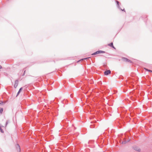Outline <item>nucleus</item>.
<instances>
[{
    "label": "nucleus",
    "instance_id": "f257e3e1",
    "mask_svg": "<svg viewBox=\"0 0 152 152\" xmlns=\"http://www.w3.org/2000/svg\"><path fill=\"white\" fill-rule=\"evenodd\" d=\"M122 60L124 61H125V62H130V63H132V61L128 59V58H125V57H123L122 58Z\"/></svg>",
    "mask_w": 152,
    "mask_h": 152
},
{
    "label": "nucleus",
    "instance_id": "f03ea898",
    "mask_svg": "<svg viewBox=\"0 0 152 152\" xmlns=\"http://www.w3.org/2000/svg\"><path fill=\"white\" fill-rule=\"evenodd\" d=\"M111 73V71L110 70H107L104 72V74L105 75H107Z\"/></svg>",
    "mask_w": 152,
    "mask_h": 152
},
{
    "label": "nucleus",
    "instance_id": "7ed1b4c3",
    "mask_svg": "<svg viewBox=\"0 0 152 152\" xmlns=\"http://www.w3.org/2000/svg\"><path fill=\"white\" fill-rule=\"evenodd\" d=\"M18 80H16L15 81V84L14 85V87L15 88H16L18 84Z\"/></svg>",
    "mask_w": 152,
    "mask_h": 152
},
{
    "label": "nucleus",
    "instance_id": "20e7f679",
    "mask_svg": "<svg viewBox=\"0 0 152 152\" xmlns=\"http://www.w3.org/2000/svg\"><path fill=\"white\" fill-rule=\"evenodd\" d=\"M16 148L18 151L20 152V147L18 144H17L16 145Z\"/></svg>",
    "mask_w": 152,
    "mask_h": 152
},
{
    "label": "nucleus",
    "instance_id": "39448f33",
    "mask_svg": "<svg viewBox=\"0 0 152 152\" xmlns=\"http://www.w3.org/2000/svg\"><path fill=\"white\" fill-rule=\"evenodd\" d=\"M116 2L117 3V6L120 9H121V10H122V11H125V10H124H124H122L120 8V7L119 5V2L118 1H116Z\"/></svg>",
    "mask_w": 152,
    "mask_h": 152
},
{
    "label": "nucleus",
    "instance_id": "423d86ee",
    "mask_svg": "<svg viewBox=\"0 0 152 152\" xmlns=\"http://www.w3.org/2000/svg\"><path fill=\"white\" fill-rule=\"evenodd\" d=\"M130 139H128L127 140H124V141H122V144H125L127 143V142H128L130 141Z\"/></svg>",
    "mask_w": 152,
    "mask_h": 152
},
{
    "label": "nucleus",
    "instance_id": "0eeeda50",
    "mask_svg": "<svg viewBox=\"0 0 152 152\" xmlns=\"http://www.w3.org/2000/svg\"><path fill=\"white\" fill-rule=\"evenodd\" d=\"M134 150L136 151H137L140 152V149L137 147H134Z\"/></svg>",
    "mask_w": 152,
    "mask_h": 152
},
{
    "label": "nucleus",
    "instance_id": "6e6552de",
    "mask_svg": "<svg viewBox=\"0 0 152 152\" xmlns=\"http://www.w3.org/2000/svg\"><path fill=\"white\" fill-rule=\"evenodd\" d=\"M108 45L110 46V47L113 48L115 49V47H114V46L113 45V42H111L109 44H108Z\"/></svg>",
    "mask_w": 152,
    "mask_h": 152
},
{
    "label": "nucleus",
    "instance_id": "1a4fd4ad",
    "mask_svg": "<svg viewBox=\"0 0 152 152\" xmlns=\"http://www.w3.org/2000/svg\"><path fill=\"white\" fill-rule=\"evenodd\" d=\"M98 54L100 53H104L105 52L102 50H99L97 51Z\"/></svg>",
    "mask_w": 152,
    "mask_h": 152
},
{
    "label": "nucleus",
    "instance_id": "9d476101",
    "mask_svg": "<svg viewBox=\"0 0 152 152\" xmlns=\"http://www.w3.org/2000/svg\"><path fill=\"white\" fill-rule=\"evenodd\" d=\"M22 88H20L19 89V91H18V93H17V94L16 96H17L19 95V93H20V92L21 91V90H22Z\"/></svg>",
    "mask_w": 152,
    "mask_h": 152
},
{
    "label": "nucleus",
    "instance_id": "9b49d317",
    "mask_svg": "<svg viewBox=\"0 0 152 152\" xmlns=\"http://www.w3.org/2000/svg\"><path fill=\"white\" fill-rule=\"evenodd\" d=\"M98 54V53L97 52V51L93 53L91 55H96V54Z\"/></svg>",
    "mask_w": 152,
    "mask_h": 152
},
{
    "label": "nucleus",
    "instance_id": "f8f14e48",
    "mask_svg": "<svg viewBox=\"0 0 152 152\" xmlns=\"http://www.w3.org/2000/svg\"><path fill=\"white\" fill-rule=\"evenodd\" d=\"M3 111V108H0V113H2Z\"/></svg>",
    "mask_w": 152,
    "mask_h": 152
},
{
    "label": "nucleus",
    "instance_id": "ddd939ff",
    "mask_svg": "<svg viewBox=\"0 0 152 152\" xmlns=\"http://www.w3.org/2000/svg\"><path fill=\"white\" fill-rule=\"evenodd\" d=\"M0 131L2 132L3 133L4 131H3L2 129H1V127L0 126Z\"/></svg>",
    "mask_w": 152,
    "mask_h": 152
},
{
    "label": "nucleus",
    "instance_id": "4468645a",
    "mask_svg": "<svg viewBox=\"0 0 152 152\" xmlns=\"http://www.w3.org/2000/svg\"><path fill=\"white\" fill-rule=\"evenodd\" d=\"M145 69L147 71H149V72H152V71H151V70H149V69H146V68H145Z\"/></svg>",
    "mask_w": 152,
    "mask_h": 152
},
{
    "label": "nucleus",
    "instance_id": "2eb2a0df",
    "mask_svg": "<svg viewBox=\"0 0 152 152\" xmlns=\"http://www.w3.org/2000/svg\"><path fill=\"white\" fill-rule=\"evenodd\" d=\"M25 71H24V73H23V75H25Z\"/></svg>",
    "mask_w": 152,
    "mask_h": 152
},
{
    "label": "nucleus",
    "instance_id": "dca6fc26",
    "mask_svg": "<svg viewBox=\"0 0 152 152\" xmlns=\"http://www.w3.org/2000/svg\"><path fill=\"white\" fill-rule=\"evenodd\" d=\"M1 68H2L1 66V65H0V69H1Z\"/></svg>",
    "mask_w": 152,
    "mask_h": 152
},
{
    "label": "nucleus",
    "instance_id": "f3484780",
    "mask_svg": "<svg viewBox=\"0 0 152 152\" xmlns=\"http://www.w3.org/2000/svg\"><path fill=\"white\" fill-rule=\"evenodd\" d=\"M7 122H6V125H7Z\"/></svg>",
    "mask_w": 152,
    "mask_h": 152
},
{
    "label": "nucleus",
    "instance_id": "a211bd4d",
    "mask_svg": "<svg viewBox=\"0 0 152 152\" xmlns=\"http://www.w3.org/2000/svg\"><path fill=\"white\" fill-rule=\"evenodd\" d=\"M87 58H84V59H87Z\"/></svg>",
    "mask_w": 152,
    "mask_h": 152
}]
</instances>
